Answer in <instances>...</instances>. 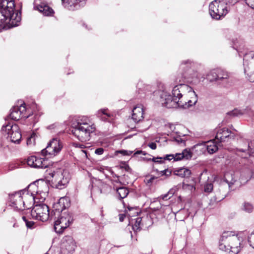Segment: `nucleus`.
Returning a JSON list of instances; mask_svg holds the SVG:
<instances>
[{
	"mask_svg": "<svg viewBox=\"0 0 254 254\" xmlns=\"http://www.w3.org/2000/svg\"><path fill=\"white\" fill-rule=\"evenodd\" d=\"M197 95L188 85L180 84L174 87L172 96L163 92L160 95V102L168 108L180 107L187 109L197 102Z\"/></svg>",
	"mask_w": 254,
	"mask_h": 254,
	"instance_id": "obj_1",
	"label": "nucleus"
},
{
	"mask_svg": "<svg viewBox=\"0 0 254 254\" xmlns=\"http://www.w3.org/2000/svg\"><path fill=\"white\" fill-rule=\"evenodd\" d=\"M242 238L232 231L224 232L219 240V249L229 254H237L243 246Z\"/></svg>",
	"mask_w": 254,
	"mask_h": 254,
	"instance_id": "obj_2",
	"label": "nucleus"
},
{
	"mask_svg": "<svg viewBox=\"0 0 254 254\" xmlns=\"http://www.w3.org/2000/svg\"><path fill=\"white\" fill-rule=\"evenodd\" d=\"M51 219L54 220V229L57 233H62L72 223V215L67 211H64L59 208L53 210L51 214Z\"/></svg>",
	"mask_w": 254,
	"mask_h": 254,
	"instance_id": "obj_3",
	"label": "nucleus"
},
{
	"mask_svg": "<svg viewBox=\"0 0 254 254\" xmlns=\"http://www.w3.org/2000/svg\"><path fill=\"white\" fill-rule=\"evenodd\" d=\"M71 133L82 142L89 140L90 134L95 130L94 125L88 122H82V120H78L76 123L72 124Z\"/></svg>",
	"mask_w": 254,
	"mask_h": 254,
	"instance_id": "obj_4",
	"label": "nucleus"
},
{
	"mask_svg": "<svg viewBox=\"0 0 254 254\" xmlns=\"http://www.w3.org/2000/svg\"><path fill=\"white\" fill-rule=\"evenodd\" d=\"M15 4L14 0H1L0 2V12L9 18L11 26L18 25L21 20L20 13L14 12Z\"/></svg>",
	"mask_w": 254,
	"mask_h": 254,
	"instance_id": "obj_5",
	"label": "nucleus"
},
{
	"mask_svg": "<svg viewBox=\"0 0 254 254\" xmlns=\"http://www.w3.org/2000/svg\"><path fill=\"white\" fill-rule=\"evenodd\" d=\"M66 175H67L66 171L60 169L48 173L47 175V178L51 182V185L53 188L61 190L68 183L69 178L66 177Z\"/></svg>",
	"mask_w": 254,
	"mask_h": 254,
	"instance_id": "obj_6",
	"label": "nucleus"
},
{
	"mask_svg": "<svg viewBox=\"0 0 254 254\" xmlns=\"http://www.w3.org/2000/svg\"><path fill=\"white\" fill-rule=\"evenodd\" d=\"M209 13L213 18L217 20L228 13L227 6L224 0H214L209 6Z\"/></svg>",
	"mask_w": 254,
	"mask_h": 254,
	"instance_id": "obj_7",
	"label": "nucleus"
},
{
	"mask_svg": "<svg viewBox=\"0 0 254 254\" xmlns=\"http://www.w3.org/2000/svg\"><path fill=\"white\" fill-rule=\"evenodd\" d=\"M31 215L33 218L42 222L46 221L51 218L49 208L44 203L35 204L31 210Z\"/></svg>",
	"mask_w": 254,
	"mask_h": 254,
	"instance_id": "obj_8",
	"label": "nucleus"
},
{
	"mask_svg": "<svg viewBox=\"0 0 254 254\" xmlns=\"http://www.w3.org/2000/svg\"><path fill=\"white\" fill-rule=\"evenodd\" d=\"M244 72L251 82H254V52H251L244 57Z\"/></svg>",
	"mask_w": 254,
	"mask_h": 254,
	"instance_id": "obj_9",
	"label": "nucleus"
},
{
	"mask_svg": "<svg viewBox=\"0 0 254 254\" xmlns=\"http://www.w3.org/2000/svg\"><path fill=\"white\" fill-rule=\"evenodd\" d=\"M63 148L62 142L57 138H53L48 143L47 147L41 151L43 156H55L58 154Z\"/></svg>",
	"mask_w": 254,
	"mask_h": 254,
	"instance_id": "obj_10",
	"label": "nucleus"
},
{
	"mask_svg": "<svg viewBox=\"0 0 254 254\" xmlns=\"http://www.w3.org/2000/svg\"><path fill=\"white\" fill-rule=\"evenodd\" d=\"M194 65L191 61L188 60L184 61L180 65V68L184 70L182 73V78L184 79H198L199 78V74L193 69L191 67Z\"/></svg>",
	"mask_w": 254,
	"mask_h": 254,
	"instance_id": "obj_11",
	"label": "nucleus"
},
{
	"mask_svg": "<svg viewBox=\"0 0 254 254\" xmlns=\"http://www.w3.org/2000/svg\"><path fill=\"white\" fill-rule=\"evenodd\" d=\"M27 190H20L19 192H15L14 194H12L9 195V201L10 205L14 209L17 210H23L25 209V203L23 201L22 197L21 196L22 193L26 192Z\"/></svg>",
	"mask_w": 254,
	"mask_h": 254,
	"instance_id": "obj_12",
	"label": "nucleus"
},
{
	"mask_svg": "<svg viewBox=\"0 0 254 254\" xmlns=\"http://www.w3.org/2000/svg\"><path fill=\"white\" fill-rule=\"evenodd\" d=\"M75 247V243L73 238L71 236H66L62 240L61 253L62 254H72Z\"/></svg>",
	"mask_w": 254,
	"mask_h": 254,
	"instance_id": "obj_13",
	"label": "nucleus"
},
{
	"mask_svg": "<svg viewBox=\"0 0 254 254\" xmlns=\"http://www.w3.org/2000/svg\"><path fill=\"white\" fill-rule=\"evenodd\" d=\"M25 104H21L20 107L15 106L11 110L10 118L13 120H18L21 117L28 118L29 116H25L24 112L26 111Z\"/></svg>",
	"mask_w": 254,
	"mask_h": 254,
	"instance_id": "obj_14",
	"label": "nucleus"
},
{
	"mask_svg": "<svg viewBox=\"0 0 254 254\" xmlns=\"http://www.w3.org/2000/svg\"><path fill=\"white\" fill-rule=\"evenodd\" d=\"M27 162L29 166L36 168H45L47 166V164L43 158L34 156L29 157Z\"/></svg>",
	"mask_w": 254,
	"mask_h": 254,
	"instance_id": "obj_15",
	"label": "nucleus"
},
{
	"mask_svg": "<svg viewBox=\"0 0 254 254\" xmlns=\"http://www.w3.org/2000/svg\"><path fill=\"white\" fill-rule=\"evenodd\" d=\"M85 0H62L63 5L70 10L77 9L82 5Z\"/></svg>",
	"mask_w": 254,
	"mask_h": 254,
	"instance_id": "obj_16",
	"label": "nucleus"
},
{
	"mask_svg": "<svg viewBox=\"0 0 254 254\" xmlns=\"http://www.w3.org/2000/svg\"><path fill=\"white\" fill-rule=\"evenodd\" d=\"M7 134L8 135V137H10L11 142L17 144L20 143L21 139V134L17 125H14L13 131L11 132H7Z\"/></svg>",
	"mask_w": 254,
	"mask_h": 254,
	"instance_id": "obj_17",
	"label": "nucleus"
},
{
	"mask_svg": "<svg viewBox=\"0 0 254 254\" xmlns=\"http://www.w3.org/2000/svg\"><path fill=\"white\" fill-rule=\"evenodd\" d=\"M232 134L231 131H230L228 128H223L219 129L216 135L215 138L217 139L219 142H224L226 141V139L229 137H231L230 135Z\"/></svg>",
	"mask_w": 254,
	"mask_h": 254,
	"instance_id": "obj_18",
	"label": "nucleus"
},
{
	"mask_svg": "<svg viewBox=\"0 0 254 254\" xmlns=\"http://www.w3.org/2000/svg\"><path fill=\"white\" fill-rule=\"evenodd\" d=\"M245 114H248L249 116L254 115L253 112L250 108L247 107L243 110H239L238 109H235L227 113L228 116L232 117H238Z\"/></svg>",
	"mask_w": 254,
	"mask_h": 254,
	"instance_id": "obj_19",
	"label": "nucleus"
},
{
	"mask_svg": "<svg viewBox=\"0 0 254 254\" xmlns=\"http://www.w3.org/2000/svg\"><path fill=\"white\" fill-rule=\"evenodd\" d=\"M199 146H202L203 149H206L210 154H213L218 150V146L213 141H208L202 144H197L194 146L196 148Z\"/></svg>",
	"mask_w": 254,
	"mask_h": 254,
	"instance_id": "obj_20",
	"label": "nucleus"
},
{
	"mask_svg": "<svg viewBox=\"0 0 254 254\" xmlns=\"http://www.w3.org/2000/svg\"><path fill=\"white\" fill-rule=\"evenodd\" d=\"M132 111V119L135 123H138L143 118L142 105H140L134 107Z\"/></svg>",
	"mask_w": 254,
	"mask_h": 254,
	"instance_id": "obj_21",
	"label": "nucleus"
},
{
	"mask_svg": "<svg viewBox=\"0 0 254 254\" xmlns=\"http://www.w3.org/2000/svg\"><path fill=\"white\" fill-rule=\"evenodd\" d=\"M36 7L45 16H52L54 13L53 9L45 2H41L36 6Z\"/></svg>",
	"mask_w": 254,
	"mask_h": 254,
	"instance_id": "obj_22",
	"label": "nucleus"
},
{
	"mask_svg": "<svg viewBox=\"0 0 254 254\" xmlns=\"http://www.w3.org/2000/svg\"><path fill=\"white\" fill-rule=\"evenodd\" d=\"M192 156V153L190 149H185L182 153H177V157L175 158V161H179L182 159H185L186 160L190 159Z\"/></svg>",
	"mask_w": 254,
	"mask_h": 254,
	"instance_id": "obj_23",
	"label": "nucleus"
},
{
	"mask_svg": "<svg viewBox=\"0 0 254 254\" xmlns=\"http://www.w3.org/2000/svg\"><path fill=\"white\" fill-rule=\"evenodd\" d=\"M248 143L251 144V142H249L247 140L244 141L243 143L241 145V146L242 147L237 149V152H236L237 154L238 155H241V157L243 158H247L248 155L252 156V155L250 154L249 150H247L245 152H243V151L240 150V149H242V148L245 149L246 148V145L248 146Z\"/></svg>",
	"mask_w": 254,
	"mask_h": 254,
	"instance_id": "obj_24",
	"label": "nucleus"
},
{
	"mask_svg": "<svg viewBox=\"0 0 254 254\" xmlns=\"http://www.w3.org/2000/svg\"><path fill=\"white\" fill-rule=\"evenodd\" d=\"M224 181L228 184L229 187L231 188L236 180L232 172H227L224 175Z\"/></svg>",
	"mask_w": 254,
	"mask_h": 254,
	"instance_id": "obj_25",
	"label": "nucleus"
},
{
	"mask_svg": "<svg viewBox=\"0 0 254 254\" xmlns=\"http://www.w3.org/2000/svg\"><path fill=\"white\" fill-rule=\"evenodd\" d=\"M191 174L190 171L187 168H180L175 171V174L182 178L189 177Z\"/></svg>",
	"mask_w": 254,
	"mask_h": 254,
	"instance_id": "obj_26",
	"label": "nucleus"
},
{
	"mask_svg": "<svg viewBox=\"0 0 254 254\" xmlns=\"http://www.w3.org/2000/svg\"><path fill=\"white\" fill-rule=\"evenodd\" d=\"M217 71L218 82H219V81H222L223 80L228 79L229 75L227 71L220 68H217Z\"/></svg>",
	"mask_w": 254,
	"mask_h": 254,
	"instance_id": "obj_27",
	"label": "nucleus"
},
{
	"mask_svg": "<svg viewBox=\"0 0 254 254\" xmlns=\"http://www.w3.org/2000/svg\"><path fill=\"white\" fill-rule=\"evenodd\" d=\"M115 189L119 195V197L121 199H123L127 197L129 192L128 190L126 188L124 187L116 188Z\"/></svg>",
	"mask_w": 254,
	"mask_h": 254,
	"instance_id": "obj_28",
	"label": "nucleus"
},
{
	"mask_svg": "<svg viewBox=\"0 0 254 254\" xmlns=\"http://www.w3.org/2000/svg\"><path fill=\"white\" fill-rule=\"evenodd\" d=\"M217 69H214L210 71L206 75V78L210 81L213 82L214 81L218 82V75H217Z\"/></svg>",
	"mask_w": 254,
	"mask_h": 254,
	"instance_id": "obj_29",
	"label": "nucleus"
},
{
	"mask_svg": "<svg viewBox=\"0 0 254 254\" xmlns=\"http://www.w3.org/2000/svg\"><path fill=\"white\" fill-rule=\"evenodd\" d=\"M7 23L11 26V22L9 21V18L0 12V31L3 29Z\"/></svg>",
	"mask_w": 254,
	"mask_h": 254,
	"instance_id": "obj_30",
	"label": "nucleus"
},
{
	"mask_svg": "<svg viewBox=\"0 0 254 254\" xmlns=\"http://www.w3.org/2000/svg\"><path fill=\"white\" fill-rule=\"evenodd\" d=\"M247 150H249L250 154L254 157V140L252 141L251 142V144L248 143V146L246 145V148L245 149L242 148L240 149V150L243 152H245Z\"/></svg>",
	"mask_w": 254,
	"mask_h": 254,
	"instance_id": "obj_31",
	"label": "nucleus"
},
{
	"mask_svg": "<svg viewBox=\"0 0 254 254\" xmlns=\"http://www.w3.org/2000/svg\"><path fill=\"white\" fill-rule=\"evenodd\" d=\"M253 206L250 203L245 202L243 203L242 209L245 211L251 213L253 210Z\"/></svg>",
	"mask_w": 254,
	"mask_h": 254,
	"instance_id": "obj_32",
	"label": "nucleus"
},
{
	"mask_svg": "<svg viewBox=\"0 0 254 254\" xmlns=\"http://www.w3.org/2000/svg\"><path fill=\"white\" fill-rule=\"evenodd\" d=\"M157 177L152 176V175H148L146 176L144 179V182L148 185L154 183V181L156 180Z\"/></svg>",
	"mask_w": 254,
	"mask_h": 254,
	"instance_id": "obj_33",
	"label": "nucleus"
},
{
	"mask_svg": "<svg viewBox=\"0 0 254 254\" xmlns=\"http://www.w3.org/2000/svg\"><path fill=\"white\" fill-rule=\"evenodd\" d=\"M13 127H14V125H11V124L9 123L5 126L3 125L1 129L2 131H4L7 133V132H11L13 131Z\"/></svg>",
	"mask_w": 254,
	"mask_h": 254,
	"instance_id": "obj_34",
	"label": "nucleus"
},
{
	"mask_svg": "<svg viewBox=\"0 0 254 254\" xmlns=\"http://www.w3.org/2000/svg\"><path fill=\"white\" fill-rule=\"evenodd\" d=\"M174 194V190H170L167 193L161 196L162 199L167 200L170 199Z\"/></svg>",
	"mask_w": 254,
	"mask_h": 254,
	"instance_id": "obj_35",
	"label": "nucleus"
},
{
	"mask_svg": "<svg viewBox=\"0 0 254 254\" xmlns=\"http://www.w3.org/2000/svg\"><path fill=\"white\" fill-rule=\"evenodd\" d=\"M142 219L141 217H137L136 218L135 222L133 226V229L134 230H137L139 229L141 225V222Z\"/></svg>",
	"mask_w": 254,
	"mask_h": 254,
	"instance_id": "obj_36",
	"label": "nucleus"
},
{
	"mask_svg": "<svg viewBox=\"0 0 254 254\" xmlns=\"http://www.w3.org/2000/svg\"><path fill=\"white\" fill-rule=\"evenodd\" d=\"M111 190V187L108 185H103L102 188L100 189V192L101 193H106L109 192Z\"/></svg>",
	"mask_w": 254,
	"mask_h": 254,
	"instance_id": "obj_37",
	"label": "nucleus"
},
{
	"mask_svg": "<svg viewBox=\"0 0 254 254\" xmlns=\"http://www.w3.org/2000/svg\"><path fill=\"white\" fill-rule=\"evenodd\" d=\"M22 219L25 222L27 228L30 229H32L34 228V225H35V223L34 222L28 221L26 219L25 216H23Z\"/></svg>",
	"mask_w": 254,
	"mask_h": 254,
	"instance_id": "obj_38",
	"label": "nucleus"
},
{
	"mask_svg": "<svg viewBox=\"0 0 254 254\" xmlns=\"http://www.w3.org/2000/svg\"><path fill=\"white\" fill-rule=\"evenodd\" d=\"M138 86V87H137V88H138L139 92L144 91L145 93H146L147 92H151L152 91V87L149 86L146 87H140L139 84Z\"/></svg>",
	"mask_w": 254,
	"mask_h": 254,
	"instance_id": "obj_39",
	"label": "nucleus"
},
{
	"mask_svg": "<svg viewBox=\"0 0 254 254\" xmlns=\"http://www.w3.org/2000/svg\"><path fill=\"white\" fill-rule=\"evenodd\" d=\"M106 109H101L98 112V115L100 116H101L102 115H106L107 117H110V115L108 113H107ZM101 119L104 121H106L107 118L101 117Z\"/></svg>",
	"mask_w": 254,
	"mask_h": 254,
	"instance_id": "obj_40",
	"label": "nucleus"
},
{
	"mask_svg": "<svg viewBox=\"0 0 254 254\" xmlns=\"http://www.w3.org/2000/svg\"><path fill=\"white\" fill-rule=\"evenodd\" d=\"M248 241L254 249V230L251 233L248 238Z\"/></svg>",
	"mask_w": 254,
	"mask_h": 254,
	"instance_id": "obj_41",
	"label": "nucleus"
},
{
	"mask_svg": "<svg viewBox=\"0 0 254 254\" xmlns=\"http://www.w3.org/2000/svg\"><path fill=\"white\" fill-rule=\"evenodd\" d=\"M177 157V153H176L175 155L174 154H168L165 155L164 157H162L164 160H172V159H174V161H175V158Z\"/></svg>",
	"mask_w": 254,
	"mask_h": 254,
	"instance_id": "obj_42",
	"label": "nucleus"
},
{
	"mask_svg": "<svg viewBox=\"0 0 254 254\" xmlns=\"http://www.w3.org/2000/svg\"><path fill=\"white\" fill-rule=\"evenodd\" d=\"M213 185L211 183H207L204 186V191L210 192L213 190Z\"/></svg>",
	"mask_w": 254,
	"mask_h": 254,
	"instance_id": "obj_43",
	"label": "nucleus"
},
{
	"mask_svg": "<svg viewBox=\"0 0 254 254\" xmlns=\"http://www.w3.org/2000/svg\"><path fill=\"white\" fill-rule=\"evenodd\" d=\"M246 3L254 10V0H244Z\"/></svg>",
	"mask_w": 254,
	"mask_h": 254,
	"instance_id": "obj_44",
	"label": "nucleus"
},
{
	"mask_svg": "<svg viewBox=\"0 0 254 254\" xmlns=\"http://www.w3.org/2000/svg\"><path fill=\"white\" fill-rule=\"evenodd\" d=\"M162 159L163 158L161 157H153L151 160L155 163H162L164 162V161L162 160Z\"/></svg>",
	"mask_w": 254,
	"mask_h": 254,
	"instance_id": "obj_45",
	"label": "nucleus"
},
{
	"mask_svg": "<svg viewBox=\"0 0 254 254\" xmlns=\"http://www.w3.org/2000/svg\"><path fill=\"white\" fill-rule=\"evenodd\" d=\"M71 145L76 148H84L85 147V145L84 144L77 142H72Z\"/></svg>",
	"mask_w": 254,
	"mask_h": 254,
	"instance_id": "obj_46",
	"label": "nucleus"
},
{
	"mask_svg": "<svg viewBox=\"0 0 254 254\" xmlns=\"http://www.w3.org/2000/svg\"><path fill=\"white\" fill-rule=\"evenodd\" d=\"M104 152V149L103 148H98L95 151V154L97 155H101Z\"/></svg>",
	"mask_w": 254,
	"mask_h": 254,
	"instance_id": "obj_47",
	"label": "nucleus"
},
{
	"mask_svg": "<svg viewBox=\"0 0 254 254\" xmlns=\"http://www.w3.org/2000/svg\"><path fill=\"white\" fill-rule=\"evenodd\" d=\"M120 152L122 153L124 155H130L133 152L131 151L121 150Z\"/></svg>",
	"mask_w": 254,
	"mask_h": 254,
	"instance_id": "obj_48",
	"label": "nucleus"
},
{
	"mask_svg": "<svg viewBox=\"0 0 254 254\" xmlns=\"http://www.w3.org/2000/svg\"><path fill=\"white\" fill-rule=\"evenodd\" d=\"M149 147L152 149H155L157 147L156 144L154 142H151L148 144Z\"/></svg>",
	"mask_w": 254,
	"mask_h": 254,
	"instance_id": "obj_49",
	"label": "nucleus"
},
{
	"mask_svg": "<svg viewBox=\"0 0 254 254\" xmlns=\"http://www.w3.org/2000/svg\"><path fill=\"white\" fill-rule=\"evenodd\" d=\"M138 154H142L143 155H145L146 154V153L145 152H144V151H142V150H138V151H136L134 153V155H138Z\"/></svg>",
	"mask_w": 254,
	"mask_h": 254,
	"instance_id": "obj_50",
	"label": "nucleus"
},
{
	"mask_svg": "<svg viewBox=\"0 0 254 254\" xmlns=\"http://www.w3.org/2000/svg\"><path fill=\"white\" fill-rule=\"evenodd\" d=\"M125 217L126 215L125 214H119V220L121 222H123L124 220Z\"/></svg>",
	"mask_w": 254,
	"mask_h": 254,
	"instance_id": "obj_51",
	"label": "nucleus"
},
{
	"mask_svg": "<svg viewBox=\"0 0 254 254\" xmlns=\"http://www.w3.org/2000/svg\"><path fill=\"white\" fill-rule=\"evenodd\" d=\"M165 176H169L171 174V171L168 169H165L163 170Z\"/></svg>",
	"mask_w": 254,
	"mask_h": 254,
	"instance_id": "obj_52",
	"label": "nucleus"
},
{
	"mask_svg": "<svg viewBox=\"0 0 254 254\" xmlns=\"http://www.w3.org/2000/svg\"><path fill=\"white\" fill-rule=\"evenodd\" d=\"M66 201V199L64 197H62L60 199L59 204L61 205V204H64V201Z\"/></svg>",
	"mask_w": 254,
	"mask_h": 254,
	"instance_id": "obj_53",
	"label": "nucleus"
},
{
	"mask_svg": "<svg viewBox=\"0 0 254 254\" xmlns=\"http://www.w3.org/2000/svg\"><path fill=\"white\" fill-rule=\"evenodd\" d=\"M35 136V135L33 134L32 135H31V136L30 138H29L28 139V140H27V144H29L31 143V140H32V139H33V136Z\"/></svg>",
	"mask_w": 254,
	"mask_h": 254,
	"instance_id": "obj_54",
	"label": "nucleus"
},
{
	"mask_svg": "<svg viewBox=\"0 0 254 254\" xmlns=\"http://www.w3.org/2000/svg\"><path fill=\"white\" fill-rule=\"evenodd\" d=\"M124 168L127 171H129L131 170L129 166L127 165H125Z\"/></svg>",
	"mask_w": 254,
	"mask_h": 254,
	"instance_id": "obj_55",
	"label": "nucleus"
},
{
	"mask_svg": "<svg viewBox=\"0 0 254 254\" xmlns=\"http://www.w3.org/2000/svg\"><path fill=\"white\" fill-rule=\"evenodd\" d=\"M249 97L252 99H254V91L252 92L250 95Z\"/></svg>",
	"mask_w": 254,
	"mask_h": 254,
	"instance_id": "obj_56",
	"label": "nucleus"
},
{
	"mask_svg": "<svg viewBox=\"0 0 254 254\" xmlns=\"http://www.w3.org/2000/svg\"><path fill=\"white\" fill-rule=\"evenodd\" d=\"M176 141H177L179 143L182 142L183 141H184V140L182 138H179L178 139H176Z\"/></svg>",
	"mask_w": 254,
	"mask_h": 254,
	"instance_id": "obj_57",
	"label": "nucleus"
},
{
	"mask_svg": "<svg viewBox=\"0 0 254 254\" xmlns=\"http://www.w3.org/2000/svg\"><path fill=\"white\" fill-rule=\"evenodd\" d=\"M80 120H82V122H87V119L86 118H85V119H81Z\"/></svg>",
	"mask_w": 254,
	"mask_h": 254,
	"instance_id": "obj_58",
	"label": "nucleus"
},
{
	"mask_svg": "<svg viewBox=\"0 0 254 254\" xmlns=\"http://www.w3.org/2000/svg\"><path fill=\"white\" fill-rule=\"evenodd\" d=\"M151 159L152 158H146L145 159L147 161H150V160H151Z\"/></svg>",
	"mask_w": 254,
	"mask_h": 254,
	"instance_id": "obj_59",
	"label": "nucleus"
},
{
	"mask_svg": "<svg viewBox=\"0 0 254 254\" xmlns=\"http://www.w3.org/2000/svg\"><path fill=\"white\" fill-rule=\"evenodd\" d=\"M161 174H162V175H165L164 172H163V170L161 171Z\"/></svg>",
	"mask_w": 254,
	"mask_h": 254,
	"instance_id": "obj_60",
	"label": "nucleus"
},
{
	"mask_svg": "<svg viewBox=\"0 0 254 254\" xmlns=\"http://www.w3.org/2000/svg\"><path fill=\"white\" fill-rule=\"evenodd\" d=\"M161 208V206H159L156 208V210H159Z\"/></svg>",
	"mask_w": 254,
	"mask_h": 254,
	"instance_id": "obj_61",
	"label": "nucleus"
},
{
	"mask_svg": "<svg viewBox=\"0 0 254 254\" xmlns=\"http://www.w3.org/2000/svg\"><path fill=\"white\" fill-rule=\"evenodd\" d=\"M252 177L254 179V172L252 174Z\"/></svg>",
	"mask_w": 254,
	"mask_h": 254,
	"instance_id": "obj_62",
	"label": "nucleus"
},
{
	"mask_svg": "<svg viewBox=\"0 0 254 254\" xmlns=\"http://www.w3.org/2000/svg\"><path fill=\"white\" fill-rule=\"evenodd\" d=\"M83 151V152H84V153H85L86 154V151L85 150H82Z\"/></svg>",
	"mask_w": 254,
	"mask_h": 254,
	"instance_id": "obj_63",
	"label": "nucleus"
},
{
	"mask_svg": "<svg viewBox=\"0 0 254 254\" xmlns=\"http://www.w3.org/2000/svg\"><path fill=\"white\" fill-rule=\"evenodd\" d=\"M232 136L234 138V134H233V135H232Z\"/></svg>",
	"mask_w": 254,
	"mask_h": 254,
	"instance_id": "obj_64",
	"label": "nucleus"
}]
</instances>
